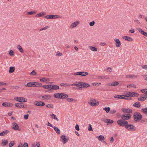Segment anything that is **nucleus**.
I'll list each match as a JSON object with an SVG mask.
<instances>
[{
    "mask_svg": "<svg viewBox=\"0 0 147 147\" xmlns=\"http://www.w3.org/2000/svg\"><path fill=\"white\" fill-rule=\"evenodd\" d=\"M15 68L14 67H9V72L10 73L13 72L15 71Z\"/></svg>",
    "mask_w": 147,
    "mask_h": 147,
    "instance_id": "nucleus-30",
    "label": "nucleus"
},
{
    "mask_svg": "<svg viewBox=\"0 0 147 147\" xmlns=\"http://www.w3.org/2000/svg\"><path fill=\"white\" fill-rule=\"evenodd\" d=\"M98 78L99 79H109V78H107L106 76H99L98 77Z\"/></svg>",
    "mask_w": 147,
    "mask_h": 147,
    "instance_id": "nucleus-37",
    "label": "nucleus"
},
{
    "mask_svg": "<svg viewBox=\"0 0 147 147\" xmlns=\"http://www.w3.org/2000/svg\"><path fill=\"white\" fill-rule=\"evenodd\" d=\"M49 86V88L48 89L49 90H53V84L52 85H48Z\"/></svg>",
    "mask_w": 147,
    "mask_h": 147,
    "instance_id": "nucleus-56",
    "label": "nucleus"
},
{
    "mask_svg": "<svg viewBox=\"0 0 147 147\" xmlns=\"http://www.w3.org/2000/svg\"><path fill=\"white\" fill-rule=\"evenodd\" d=\"M133 106L135 107L139 108L140 106V102H137L135 103L133 105Z\"/></svg>",
    "mask_w": 147,
    "mask_h": 147,
    "instance_id": "nucleus-27",
    "label": "nucleus"
},
{
    "mask_svg": "<svg viewBox=\"0 0 147 147\" xmlns=\"http://www.w3.org/2000/svg\"><path fill=\"white\" fill-rule=\"evenodd\" d=\"M36 12L35 11H30L28 12L27 13V15H31L34 14L36 13Z\"/></svg>",
    "mask_w": 147,
    "mask_h": 147,
    "instance_id": "nucleus-35",
    "label": "nucleus"
},
{
    "mask_svg": "<svg viewBox=\"0 0 147 147\" xmlns=\"http://www.w3.org/2000/svg\"><path fill=\"white\" fill-rule=\"evenodd\" d=\"M51 98V96L50 95H45L42 96V99L45 100H49Z\"/></svg>",
    "mask_w": 147,
    "mask_h": 147,
    "instance_id": "nucleus-17",
    "label": "nucleus"
},
{
    "mask_svg": "<svg viewBox=\"0 0 147 147\" xmlns=\"http://www.w3.org/2000/svg\"><path fill=\"white\" fill-rule=\"evenodd\" d=\"M51 118L53 119H54L56 120L57 121H59V119L58 118H57L56 115L54 114L51 115Z\"/></svg>",
    "mask_w": 147,
    "mask_h": 147,
    "instance_id": "nucleus-28",
    "label": "nucleus"
},
{
    "mask_svg": "<svg viewBox=\"0 0 147 147\" xmlns=\"http://www.w3.org/2000/svg\"><path fill=\"white\" fill-rule=\"evenodd\" d=\"M141 111L146 115H147V108L142 109H141Z\"/></svg>",
    "mask_w": 147,
    "mask_h": 147,
    "instance_id": "nucleus-36",
    "label": "nucleus"
},
{
    "mask_svg": "<svg viewBox=\"0 0 147 147\" xmlns=\"http://www.w3.org/2000/svg\"><path fill=\"white\" fill-rule=\"evenodd\" d=\"M36 74V73L35 72L34 70H33L30 73V75L32 76H35Z\"/></svg>",
    "mask_w": 147,
    "mask_h": 147,
    "instance_id": "nucleus-44",
    "label": "nucleus"
},
{
    "mask_svg": "<svg viewBox=\"0 0 147 147\" xmlns=\"http://www.w3.org/2000/svg\"><path fill=\"white\" fill-rule=\"evenodd\" d=\"M49 16L50 19H56L59 18L61 17V16L57 15H51Z\"/></svg>",
    "mask_w": 147,
    "mask_h": 147,
    "instance_id": "nucleus-23",
    "label": "nucleus"
},
{
    "mask_svg": "<svg viewBox=\"0 0 147 147\" xmlns=\"http://www.w3.org/2000/svg\"><path fill=\"white\" fill-rule=\"evenodd\" d=\"M131 86L133 87L134 88H136V86L134 84H128L127 85V87L128 88L130 87Z\"/></svg>",
    "mask_w": 147,
    "mask_h": 147,
    "instance_id": "nucleus-50",
    "label": "nucleus"
},
{
    "mask_svg": "<svg viewBox=\"0 0 147 147\" xmlns=\"http://www.w3.org/2000/svg\"><path fill=\"white\" fill-rule=\"evenodd\" d=\"M17 48L20 51L21 53H23L24 50L22 47L19 45H18L17 46Z\"/></svg>",
    "mask_w": 147,
    "mask_h": 147,
    "instance_id": "nucleus-32",
    "label": "nucleus"
},
{
    "mask_svg": "<svg viewBox=\"0 0 147 147\" xmlns=\"http://www.w3.org/2000/svg\"><path fill=\"white\" fill-rule=\"evenodd\" d=\"M137 30L142 34L143 32H144V31L140 28H137Z\"/></svg>",
    "mask_w": 147,
    "mask_h": 147,
    "instance_id": "nucleus-48",
    "label": "nucleus"
},
{
    "mask_svg": "<svg viewBox=\"0 0 147 147\" xmlns=\"http://www.w3.org/2000/svg\"><path fill=\"white\" fill-rule=\"evenodd\" d=\"M114 40L115 42L116 46L117 47H119L121 45V42L119 39L117 38L114 39Z\"/></svg>",
    "mask_w": 147,
    "mask_h": 147,
    "instance_id": "nucleus-15",
    "label": "nucleus"
},
{
    "mask_svg": "<svg viewBox=\"0 0 147 147\" xmlns=\"http://www.w3.org/2000/svg\"><path fill=\"white\" fill-rule=\"evenodd\" d=\"M117 123L120 126L125 127L126 124H127V121L126 120L123 121L122 119H119L117 121Z\"/></svg>",
    "mask_w": 147,
    "mask_h": 147,
    "instance_id": "nucleus-4",
    "label": "nucleus"
},
{
    "mask_svg": "<svg viewBox=\"0 0 147 147\" xmlns=\"http://www.w3.org/2000/svg\"><path fill=\"white\" fill-rule=\"evenodd\" d=\"M134 94H135V92H127V94L129 96H131V97H134Z\"/></svg>",
    "mask_w": 147,
    "mask_h": 147,
    "instance_id": "nucleus-42",
    "label": "nucleus"
},
{
    "mask_svg": "<svg viewBox=\"0 0 147 147\" xmlns=\"http://www.w3.org/2000/svg\"><path fill=\"white\" fill-rule=\"evenodd\" d=\"M15 99L18 102H22L27 101V100L24 98L21 97H16L15 98Z\"/></svg>",
    "mask_w": 147,
    "mask_h": 147,
    "instance_id": "nucleus-9",
    "label": "nucleus"
},
{
    "mask_svg": "<svg viewBox=\"0 0 147 147\" xmlns=\"http://www.w3.org/2000/svg\"><path fill=\"white\" fill-rule=\"evenodd\" d=\"M113 84V86H116L118 85L119 83L118 82H115L112 83Z\"/></svg>",
    "mask_w": 147,
    "mask_h": 147,
    "instance_id": "nucleus-57",
    "label": "nucleus"
},
{
    "mask_svg": "<svg viewBox=\"0 0 147 147\" xmlns=\"http://www.w3.org/2000/svg\"><path fill=\"white\" fill-rule=\"evenodd\" d=\"M61 93H55L53 96L54 97L57 98H61Z\"/></svg>",
    "mask_w": 147,
    "mask_h": 147,
    "instance_id": "nucleus-24",
    "label": "nucleus"
},
{
    "mask_svg": "<svg viewBox=\"0 0 147 147\" xmlns=\"http://www.w3.org/2000/svg\"><path fill=\"white\" fill-rule=\"evenodd\" d=\"M121 110L124 113H131L132 112V110L130 109L122 108Z\"/></svg>",
    "mask_w": 147,
    "mask_h": 147,
    "instance_id": "nucleus-13",
    "label": "nucleus"
},
{
    "mask_svg": "<svg viewBox=\"0 0 147 147\" xmlns=\"http://www.w3.org/2000/svg\"><path fill=\"white\" fill-rule=\"evenodd\" d=\"M96 138H98V140L100 141H103L105 139L104 137L102 135H100L98 137V136L96 137Z\"/></svg>",
    "mask_w": 147,
    "mask_h": 147,
    "instance_id": "nucleus-26",
    "label": "nucleus"
},
{
    "mask_svg": "<svg viewBox=\"0 0 147 147\" xmlns=\"http://www.w3.org/2000/svg\"><path fill=\"white\" fill-rule=\"evenodd\" d=\"M60 140L63 143V144H65L69 140V138L68 137L66 138L65 135H62L60 136Z\"/></svg>",
    "mask_w": 147,
    "mask_h": 147,
    "instance_id": "nucleus-5",
    "label": "nucleus"
},
{
    "mask_svg": "<svg viewBox=\"0 0 147 147\" xmlns=\"http://www.w3.org/2000/svg\"><path fill=\"white\" fill-rule=\"evenodd\" d=\"M49 27L48 26H46L45 27H44L43 28H42L40 29V31H42V30H46V29H47Z\"/></svg>",
    "mask_w": 147,
    "mask_h": 147,
    "instance_id": "nucleus-58",
    "label": "nucleus"
},
{
    "mask_svg": "<svg viewBox=\"0 0 147 147\" xmlns=\"http://www.w3.org/2000/svg\"><path fill=\"white\" fill-rule=\"evenodd\" d=\"M138 77V76L136 75H129L126 76V78H136Z\"/></svg>",
    "mask_w": 147,
    "mask_h": 147,
    "instance_id": "nucleus-19",
    "label": "nucleus"
},
{
    "mask_svg": "<svg viewBox=\"0 0 147 147\" xmlns=\"http://www.w3.org/2000/svg\"><path fill=\"white\" fill-rule=\"evenodd\" d=\"M56 55H57L58 56H61L62 55V53H60L59 52H57V53L56 54Z\"/></svg>",
    "mask_w": 147,
    "mask_h": 147,
    "instance_id": "nucleus-61",
    "label": "nucleus"
},
{
    "mask_svg": "<svg viewBox=\"0 0 147 147\" xmlns=\"http://www.w3.org/2000/svg\"><path fill=\"white\" fill-rule=\"evenodd\" d=\"M88 74V72L84 71H81L75 73L74 74L75 76L80 75L83 76H85Z\"/></svg>",
    "mask_w": 147,
    "mask_h": 147,
    "instance_id": "nucleus-8",
    "label": "nucleus"
},
{
    "mask_svg": "<svg viewBox=\"0 0 147 147\" xmlns=\"http://www.w3.org/2000/svg\"><path fill=\"white\" fill-rule=\"evenodd\" d=\"M25 86L26 87H32L31 85V83H30V82L26 84H25Z\"/></svg>",
    "mask_w": 147,
    "mask_h": 147,
    "instance_id": "nucleus-49",
    "label": "nucleus"
},
{
    "mask_svg": "<svg viewBox=\"0 0 147 147\" xmlns=\"http://www.w3.org/2000/svg\"><path fill=\"white\" fill-rule=\"evenodd\" d=\"M2 105L5 107H11L12 106L13 104L11 103L4 102L2 104Z\"/></svg>",
    "mask_w": 147,
    "mask_h": 147,
    "instance_id": "nucleus-16",
    "label": "nucleus"
},
{
    "mask_svg": "<svg viewBox=\"0 0 147 147\" xmlns=\"http://www.w3.org/2000/svg\"><path fill=\"white\" fill-rule=\"evenodd\" d=\"M8 144V141L7 140H2L1 144L2 145L5 146Z\"/></svg>",
    "mask_w": 147,
    "mask_h": 147,
    "instance_id": "nucleus-34",
    "label": "nucleus"
},
{
    "mask_svg": "<svg viewBox=\"0 0 147 147\" xmlns=\"http://www.w3.org/2000/svg\"><path fill=\"white\" fill-rule=\"evenodd\" d=\"M45 14L44 12H42V13H40L38 14H37L35 16V17L36 18H38L39 17H40L42 16L43 15H44Z\"/></svg>",
    "mask_w": 147,
    "mask_h": 147,
    "instance_id": "nucleus-40",
    "label": "nucleus"
},
{
    "mask_svg": "<svg viewBox=\"0 0 147 147\" xmlns=\"http://www.w3.org/2000/svg\"><path fill=\"white\" fill-rule=\"evenodd\" d=\"M42 87L44 88L47 89L49 88L48 85H43V86H42Z\"/></svg>",
    "mask_w": 147,
    "mask_h": 147,
    "instance_id": "nucleus-59",
    "label": "nucleus"
},
{
    "mask_svg": "<svg viewBox=\"0 0 147 147\" xmlns=\"http://www.w3.org/2000/svg\"><path fill=\"white\" fill-rule=\"evenodd\" d=\"M89 48L90 49L91 51H97V48L94 47H93L92 46H90L89 47Z\"/></svg>",
    "mask_w": 147,
    "mask_h": 147,
    "instance_id": "nucleus-31",
    "label": "nucleus"
},
{
    "mask_svg": "<svg viewBox=\"0 0 147 147\" xmlns=\"http://www.w3.org/2000/svg\"><path fill=\"white\" fill-rule=\"evenodd\" d=\"M147 95H145L142 94L141 95V97L140 98H138V100L140 101H144L147 98Z\"/></svg>",
    "mask_w": 147,
    "mask_h": 147,
    "instance_id": "nucleus-12",
    "label": "nucleus"
},
{
    "mask_svg": "<svg viewBox=\"0 0 147 147\" xmlns=\"http://www.w3.org/2000/svg\"><path fill=\"white\" fill-rule=\"evenodd\" d=\"M125 128L128 130L131 131H135L136 129V127L135 126L131 124H129L127 122V124H126Z\"/></svg>",
    "mask_w": 147,
    "mask_h": 147,
    "instance_id": "nucleus-2",
    "label": "nucleus"
},
{
    "mask_svg": "<svg viewBox=\"0 0 147 147\" xmlns=\"http://www.w3.org/2000/svg\"><path fill=\"white\" fill-rule=\"evenodd\" d=\"M40 81L42 82H45L49 81V79L48 78H44L42 79H40Z\"/></svg>",
    "mask_w": 147,
    "mask_h": 147,
    "instance_id": "nucleus-33",
    "label": "nucleus"
},
{
    "mask_svg": "<svg viewBox=\"0 0 147 147\" xmlns=\"http://www.w3.org/2000/svg\"><path fill=\"white\" fill-rule=\"evenodd\" d=\"M35 87H42V84L41 83H39V82H36V83L35 84V86H34Z\"/></svg>",
    "mask_w": 147,
    "mask_h": 147,
    "instance_id": "nucleus-39",
    "label": "nucleus"
},
{
    "mask_svg": "<svg viewBox=\"0 0 147 147\" xmlns=\"http://www.w3.org/2000/svg\"><path fill=\"white\" fill-rule=\"evenodd\" d=\"M106 122L107 123H113V120L109 119H106Z\"/></svg>",
    "mask_w": 147,
    "mask_h": 147,
    "instance_id": "nucleus-45",
    "label": "nucleus"
},
{
    "mask_svg": "<svg viewBox=\"0 0 147 147\" xmlns=\"http://www.w3.org/2000/svg\"><path fill=\"white\" fill-rule=\"evenodd\" d=\"M131 117V115L129 114H123L121 116V119L124 120L130 119Z\"/></svg>",
    "mask_w": 147,
    "mask_h": 147,
    "instance_id": "nucleus-7",
    "label": "nucleus"
},
{
    "mask_svg": "<svg viewBox=\"0 0 147 147\" xmlns=\"http://www.w3.org/2000/svg\"><path fill=\"white\" fill-rule=\"evenodd\" d=\"M123 39L128 41L131 42L133 41L132 38L130 37L124 36L123 37Z\"/></svg>",
    "mask_w": 147,
    "mask_h": 147,
    "instance_id": "nucleus-20",
    "label": "nucleus"
},
{
    "mask_svg": "<svg viewBox=\"0 0 147 147\" xmlns=\"http://www.w3.org/2000/svg\"><path fill=\"white\" fill-rule=\"evenodd\" d=\"M61 99H65L68 97V96L67 94L63 93H61Z\"/></svg>",
    "mask_w": 147,
    "mask_h": 147,
    "instance_id": "nucleus-25",
    "label": "nucleus"
},
{
    "mask_svg": "<svg viewBox=\"0 0 147 147\" xmlns=\"http://www.w3.org/2000/svg\"><path fill=\"white\" fill-rule=\"evenodd\" d=\"M95 24V22L94 21H93L89 23V25L90 26H93Z\"/></svg>",
    "mask_w": 147,
    "mask_h": 147,
    "instance_id": "nucleus-55",
    "label": "nucleus"
},
{
    "mask_svg": "<svg viewBox=\"0 0 147 147\" xmlns=\"http://www.w3.org/2000/svg\"><path fill=\"white\" fill-rule=\"evenodd\" d=\"M142 76L144 78L145 80H147V75H144Z\"/></svg>",
    "mask_w": 147,
    "mask_h": 147,
    "instance_id": "nucleus-64",
    "label": "nucleus"
},
{
    "mask_svg": "<svg viewBox=\"0 0 147 147\" xmlns=\"http://www.w3.org/2000/svg\"><path fill=\"white\" fill-rule=\"evenodd\" d=\"M79 22L78 21L76 22L72 23L70 26V28H74L76 27L78 24Z\"/></svg>",
    "mask_w": 147,
    "mask_h": 147,
    "instance_id": "nucleus-18",
    "label": "nucleus"
},
{
    "mask_svg": "<svg viewBox=\"0 0 147 147\" xmlns=\"http://www.w3.org/2000/svg\"><path fill=\"white\" fill-rule=\"evenodd\" d=\"M14 142L13 141H12L9 144V146L10 147L12 146L14 144Z\"/></svg>",
    "mask_w": 147,
    "mask_h": 147,
    "instance_id": "nucleus-46",
    "label": "nucleus"
},
{
    "mask_svg": "<svg viewBox=\"0 0 147 147\" xmlns=\"http://www.w3.org/2000/svg\"><path fill=\"white\" fill-rule=\"evenodd\" d=\"M82 82H75L73 84L71 85V86H76L78 87L79 88V89L80 90H81L82 89Z\"/></svg>",
    "mask_w": 147,
    "mask_h": 147,
    "instance_id": "nucleus-6",
    "label": "nucleus"
},
{
    "mask_svg": "<svg viewBox=\"0 0 147 147\" xmlns=\"http://www.w3.org/2000/svg\"><path fill=\"white\" fill-rule=\"evenodd\" d=\"M22 147H28V145L27 143L25 142Z\"/></svg>",
    "mask_w": 147,
    "mask_h": 147,
    "instance_id": "nucleus-62",
    "label": "nucleus"
},
{
    "mask_svg": "<svg viewBox=\"0 0 147 147\" xmlns=\"http://www.w3.org/2000/svg\"><path fill=\"white\" fill-rule=\"evenodd\" d=\"M134 119L135 121H139L141 120L142 116V115L139 112H136L134 113L133 115Z\"/></svg>",
    "mask_w": 147,
    "mask_h": 147,
    "instance_id": "nucleus-1",
    "label": "nucleus"
},
{
    "mask_svg": "<svg viewBox=\"0 0 147 147\" xmlns=\"http://www.w3.org/2000/svg\"><path fill=\"white\" fill-rule=\"evenodd\" d=\"M9 131L8 130L4 131L0 133V136H2L5 135L8 133H9Z\"/></svg>",
    "mask_w": 147,
    "mask_h": 147,
    "instance_id": "nucleus-22",
    "label": "nucleus"
},
{
    "mask_svg": "<svg viewBox=\"0 0 147 147\" xmlns=\"http://www.w3.org/2000/svg\"><path fill=\"white\" fill-rule=\"evenodd\" d=\"M88 103L89 105L93 107L96 106L99 104V102L96 101L95 99L93 98H91L90 101L88 102Z\"/></svg>",
    "mask_w": 147,
    "mask_h": 147,
    "instance_id": "nucleus-3",
    "label": "nucleus"
},
{
    "mask_svg": "<svg viewBox=\"0 0 147 147\" xmlns=\"http://www.w3.org/2000/svg\"><path fill=\"white\" fill-rule=\"evenodd\" d=\"M122 95H115L114 96V97L116 98H118L119 99H121Z\"/></svg>",
    "mask_w": 147,
    "mask_h": 147,
    "instance_id": "nucleus-52",
    "label": "nucleus"
},
{
    "mask_svg": "<svg viewBox=\"0 0 147 147\" xmlns=\"http://www.w3.org/2000/svg\"><path fill=\"white\" fill-rule=\"evenodd\" d=\"M34 104L36 106L42 107L44 106L45 104L44 102L42 101H36L34 102Z\"/></svg>",
    "mask_w": 147,
    "mask_h": 147,
    "instance_id": "nucleus-10",
    "label": "nucleus"
},
{
    "mask_svg": "<svg viewBox=\"0 0 147 147\" xmlns=\"http://www.w3.org/2000/svg\"><path fill=\"white\" fill-rule=\"evenodd\" d=\"M9 54L11 56L14 55V53L13 51L12 50H10L9 51Z\"/></svg>",
    "mask_w": 147,
    "mask_h": 147,
    "instance_id": "nucleus-47",
    "label": "nucleus"
},
{
    "mask_svg": "<svg viewBox=\"0 0 147 147\" xmlns=\"http://www.w3.org/2000/svg\"><path fill=\"white\" fill-rule=\"evenodd\" d=\"M53 127L54 130H55L56 132L57 133V134H60V129L58 128L57 127L55 126Z\"/></svg>",
    "mask_w": 147,
    "mask_h": 147,
    "instance_id": "nucleus-29",
    "label": "nucleus"
},
{
    "mask_svg": "<svg viewBox=\"0 0 147 147\" xmlns=\"http://www.w3.org/2000/svg\"><path fill=\"white\" fill-rule=\"evenodd\" d=\"M15 105L16 107L20 108L26 107V105H25L24 106L23 104L22 103H16L15 104Z\"/></svg>",
    "mask_w": 147,
    "mask_h": 147,
    "instance_id": "nucleus-11",
    "label": "nucleus"
},
{
    "mask_svg": "<svg viewBox=\"0 0 147 147\" xmlns=\"http://www.w3.org/2000/svg\"><path fill=\"white\" fill-rule=\"evenodd\" d=\"M53 90H56L59 89V86L57 85L53 84Z\"/></svg>",
    "mask_w": 147,
    "mask_h": 147,
    "instance_id": "nucleus-41",
    "label": "nucleus"
},
{
    "mask_svg": "<svg viewBox=\"0 0 147 147\" xmlns=\"http://www.w3.org/2000/svg\"><path fill=\"white\" fill-rule=\"evenodd\" d=\"M75 128H76V129L78 131L80 130V128H79V126L78 124H77L76 125V126H75Z\"/></svg>",
    "mask_w": 147,
    "mask_h": 147,
    "instance_id": "nucleus-60",
    "label": "nucleus"
},
{
    "mask_svg": "<svg viewBox=\"0 0 147 147\" xmlns=\"http://www.w3.org/2000/svg\"><path fill=\"white\" fill-rule=\"evenodd\" d=\"M88 125L89 127H88V130L90 131H92L93 129L92 128V125L90 124H89Z\"/></svg>",
    "mask_w": 147,
    "mask_h": 147,
    "instance_id": "nucleus-51",
    "label": "nucleus"
},
{
    "mask_svg": "<svg viewBox=\"0 0 147 147\" xmlns=\"http://www.w3.org/2000/svg\"><path fill=\"white\" fill-rule=\"evenodd\" d=\"M12 124L13 127H12V128L13 129L15 130H18L19 131L20 130V129L19 130V126L15 122L13 123Z\"/></svg>",
    "mask_w": 147,
    "mask_h": 147,
    "instance_id": "nucleus-14",
    "label": "nucleus"
},
{
    "mask_svg": "<svg viewBox=\"0 0 147 147\" xmlns=\"http://www.w3.org/2000/svg\"><path fill=\"white\" fill-rule=\"evenodd\" d=\"M142 67L143 69L147 70V65H144Z\"/></svg>",
    "mask_w": 147,
    "mask_h": 147,
    "instance_id": "nucleus-63",
    "label": "nucleus"
},
{
    "mask_svg": "<svg viewBox=\"0 0 147 147\" xmlns=\"http://www.w3.org/2000/svg\"><path fill=\"white\" fill-rule=\"evenodd\" d=\"M140 91L145 94V95H147V89H142Z\"/></svg>",
    "mask_w": 147,
    "mask_h": 147,
    "instance_id": "nucleus-38",
    "label": "nucleus"
},
{
    "mask_svg": "<svg viewBox=\"0 0 147 147\" xmlns=\"http://www.w3.org/2000/svg\"><path fill=\"white\" fill-rule=\"evenodd\" d=\"M90 85L86 83L82 82V88H87L90 87Z\"/></svg>",
    "mask_w": 147,
    "mask_h": 147,
    "instance_id": "nucleus-21",
    "label": "nucleus"
},
{
    "mask_svg": "<svg viewBox=\"0 0 147 147\" xmlns=\"http://www.w3.org/2000/svg\"><path fill=\"white\" fill-rule=\"evenodd\" d=\"M116 111L114 109H112V110H111V111H110V113L111 114H113L115 113H116Z\"/></svg>",
    "mask_w": 147,
    "mask_h": 147,
    "instance_id": "nucleus-53",
    "label": "nucleus"
},
{
    "mask_svg": "<svg viewBox=\"0 0 147 147\" xmlns=\"http://www.w3.org/2000/svg\"><path fill=\"white\" fill-rule=\"evenodd\" d=\"M67 101L70 102L73 101L74 100V99L72 98H68L67 99Z\"/></svg>",
    "mask_w": 147,
    "mask_h": 147,
    "instance_id": "nucleus-54",
    "label": "nucleus"
},
{
    "mask_svg": "<svg viewBox=\"0 0 147 147\" xmlns=\"http://www.w3.org/2000/svg\"><path fill=\"white\" fill-rule=\"evenodd\" d=\"M103 110L105 111L107 113H108L110 111V108L109 107H105L103 108Z\"/></svg>",
    "mask_w": 147,
    "mask_h": 147,
    "instance_id": "nucleus-43",
    "label": "nucleus"
}]
</instances>
